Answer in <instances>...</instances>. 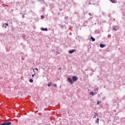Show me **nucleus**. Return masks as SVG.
I'll list each match as a JSON object with an SVG mask.
<instances>
[{"label":"nucleus","mask_w":125,"mask_h":125,"mask_svg":"<svg viewBox=\"0 0 125 125\" xmlns=\"http://www.w3.org/2000/svg\"><path fill=\"white\" fill-rule=\"evenodd\" d=\"M11 125V122H4L0 124V125Z\"/></svg>","instance_id":"obj_1"},{"label":"nucleus","mask_w":125,"mask_h":125,"mask_svg":"<svg viewBox=\"0 0 125 125\" xmlns=\"http://www.w3.org/2000/svg\"><path fill=\"white\" fill-rule=\"evenodd\" d=\"M72 80L73 82H77L78 81V78L76 76H73L72 78Z\"/></svg>","instance_id":"obj_2"},{"label":"nucleus","mask_w":125,"mask_h":125,"mask_svg":"<svg viewBox=\"0 0 125 125\" xmlns=\"http://www.w3.org/2000/svg\"><path fill=\"white\" fill-rule=\"evenodd\" d=\"M74 52H76V50L75 49H72V50H70L69 52V53H70V54H72V53H74Z\"/></svg>","instance_id":"obj_3"},{"label":"nucleus","mask_w":125,"mask_h":125,"mask_svg":"<svg viewBox=\"0 0 125 125\" xmlns=\"http://www.w3.org/2000/svg\"><path fill=\"white\" fill-rule=\"evenodd\" d=\"M68 82H69V83H71V84L73 83V81L70 78H68Z\"/></svg>","instance_id":"obj_4"},{"label":"nucleus","mask_w":125,"mask_h":125,"mask_svg":"<svg viewBox=\"0 0 125 125\" xmlns=\"http://www.w3.org/2000/svg\"><path fill=\"white\" fill-rule=\"evenodd\" d=\"M94 116H93V119H95V118H96V117H98V114L97 113H96V112H95L94 113Z\"/></svg>","instance_id":"obj_5"},{"label":"nucleus","mask_w":125,"mask_h":125,"mask_svg":"<svg viewBox=\"0 0 125 125\" xmlns=\"http://www.w3.org/2000/svg\"><path fill=\"white\" fill-rule=\"evenodd\" d=\"M110 1L112 2V3H116L117 0H110Z\"/></svg>","instance_id":"obj_6"},{"label":"nucleus","mask_w":125,"mask_h":125,"mask_svg":"<svg viewBox=\"0 0 125 125\" xmlns=\"http://www.w3.org/2000/svg\"><path fill=\"white\" fill-rule=\"evenodd\" d=\"M96 124H99V118H97V120L95 121Z\"/></svg>","instance_id":"obj_7"},{"label":"nucleus","mask_w":125,"mask_h":125,"mask_svg":"<svg viewBox=\"0 0 125 125\" xmlns=\"http://www.w3.org/2000/svg\"><path fill=\"white\" fill-rule=\"evenodd\" d=\"M100 47H101V48H103V47H105L104 45L103 44H100Z\"/></svg>","instance_id":"obj_8"},{"label":"nucleus","mask_w":125,"mask_h":125,"mask_svg":"<svg viewBox=\"0 0 125 125\" xmlns=\"http://www.w3.org/2000/svg\"><path fill=\"white\" fill-rule=\"evenodd\" d=\"M90 39L92 40V42H95V39L91 37Z\"/></svg>","instance_id":"obj_9"},{"label":"nucleus","mask_w":125,"mask_h":125,"mask_svg":"<svg viewBox=\"0 0 125 125\" xmlns=\"http://www.w3.org/2000/svg\"><path fill=\"white\" fill-rule=\"evenodd\" d=\"M41 30L42 31H47V28H41Z\"/></svg>","instance_id":"obj_10"},{"label":"nucleus","mask_w":125,"mask_h":125,"mask_svg":"<svg viewBox=\"0 0 125 125\" xmlns=\"http://www.w3.org/2000/svg\"><path fill=\"white\" fill-rule=\"evenodd\" d=\"M90 94L91 95H93V94H94V93H93V92H92V91H91V92H90Z\"/></svg>","instance_id":"obj_11"},{"label":"nucleus","mask_w":125,"mask_h":125,"mask_svg":"<svg viewBox=\"0 0 125 125\" xmlns=\"http://www.w3.org/2000/svg\"><path fill=\"white\" fill-rule=\"evenodd\" d=\"M29 82H30V83H33V82H34V81L33 80V79H30Z\"/></svg>","instance_id":"obj_12"},{"label":"nucleus","mask_w":125,"mask_h":125,"mask_svg":"<svg viewBox=\"0 0 125 125\" xmlns=\"http://www.w3.org/2000/svg\"><path fill=\"white\" fill-rule=\"evenodd\" d=\"M100 103H101V101H100V102H99V101H98V102H97V104H98V105H99V104H100Z\"/></svg>","instance_id":"obj_13"},{"label":"nucleus","mask_w":125,"mask_h":125,"mask_svg":"<svg viewBox=\"0 0 125 125\" xmlns=\"http://www.w3.org/2000/svg\"><path fill=\"white\" fill-rule=\"evenodd\" d=\"M51 84H52V83H49V84H48V86H50V85H51Z\"/></svg>","instance_id":"obj_14"},{"label":"nucleus","mask_w":125,"mask_h":125,"mask_svg":"<svg viewBox=\"0 0 125 125\" xmlns=\"http://www.w3.org/2000/svg\"><path fill=\"white\" fill-rule=\"evenodd\" d=\"M113 30H114V31H117L116 27H113Z\"/></svg>","instance_id":"obj_15"},{"label":"nucleus","mask_w":125,"mask_h":125,"mask_svg":"<svg viewBox=\"0 0 125 125\" xmlns=\"http://www.w3.org/2000/svg\"><path fill=\"white\" fill-rule=\"evenodd\" d=\"M95 90H96V91H98V88L95 89Z\"/></svg>","instance_id":"obj_16"},{"label":"nucleus","mask_w":125,"mask_h":125,"mask_svg":"<svg viewBox=\"0 0 125 125\" xmlns=\"http://www.w3.org/2000/svg\"><path fill=\"white\" fill-rule=\"evenodd\" d=\"M41 18H42V19H43V16H41Z\"/></svg>","instance_id":"obj_17"},{"label":"nucleus","mask_w":125,"mask_h":125,"mask_svg":"<svg viewBox=\"0 0 125 125\" xmlns=\"http://www.w3.org/2000/svg\"><path fill=\"white\" fill-rule=\"evenodd\" d=\"M35 75H36L35 73H34V74H32V77H34V76H35Z\"/></svg>","instance_id":"obj_18"},{"label":"nucleus","mask_w":125,"mask_h":125,"mask_svg":"<svg viewBox=\"0 0 125 125\" xmlns=\"http://www.w3.org/2000/svg\"><path fill=\"white\" fill-rule=\"evenodd\" d=\"M35 70H37V71H39V69H38V68H35Z\"/></svg>","instance_id":"obj_19"},{"label":"nucleus","mask_w":125,"mask_h":125,"mask_svg":"<svg viewBox=\"0 0 125 125\" xmlns=\"http://www.w3.org/2000/svg\"><path fill=\"white\" fill-rule=\"evenodd\" d=\"M5 25H6V26H8V24H7V23H5Z\"/></svg>","instance_id":"obj_20"},{"label":"nucleus","mask_w":125,"mask_h":125,"mask_svg":"<svg viewBox=\"0 0 125 125\" xmlns=\"http://www.w3.org/2000/svg\"><path fill=\"white\" fill-rule=\"evenodd\" d=\"M59 70H61V67H60Z\"/></svg>","instance_id":"obj_21"},{"label":"nucleus","mask_w":125,"mask_h":125,"mask_svg":"<svg viewBox=\"0 0 125 125\" xmlns=\"http://www.w3.org/2000/svg\"><path fill=\"white\" fill-rule=\"evenodd\" d=\"M54 86H56V84H54Z\"/></svg>","instance_id":"obj_22"},{"label":"nucleus","mask_w":125,"mask_h":125,"mask_svg":"<svg viewBox=\"0 0 125 125\" xmlns=\"http://www.w3.org/2000/svg\"><path fill=\"white\" fill-rule=\"evenodd\" d=\"M91 14L89 13V15H90Z\"/></svg>","instance_id":"obj_23"},{"label":"nucleus","mask_w":125,"mask_h":125,"mask_svg":"<svg viewBox=\"0 0 125 125\" xmlns=\"http://www.w3.org/2000/svg\"><path fill=\"white\" fill-rule=\"evenodd\" d=\"M88 91H89V89H88Z\"/></svg>","instance_id":"obj_24"},{"label":"nucleus","mask_w":125,"mask_h":125,"mask_svg":"<svg viewBox=\"0 0 125 125\" xmlns=\"http://www.w3.org/2000/svg\"><path fill=\"white\" fill-rule=\"evenodd\" d=\"M33 71H35V69H33Z\"/></svg>","instance_id":"obj_25"}]
</instances>
